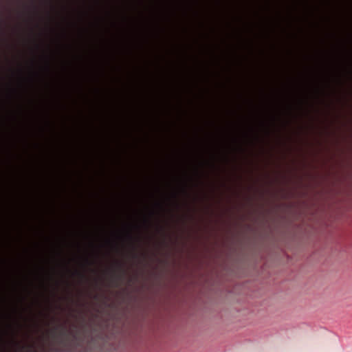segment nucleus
I'll return each mask as SVG.
<instances>
[{"label":"nucleus","instance_id":"f257e3e1","mask_svg":"<svg viewBox=\"0 0 352 352\" xmlns=\"http://www.w3.org/2000/svg\"><path fill=\"white\" fill-rule=\"evenodd\" d=\"M128 236H129V238L131 239V234H129H129H128Z\"/></svg>","mask_w":352,"mask_h":352},{"label":"nucleus","instance_id":"f03ea898","mask_svg":"<svg viewBox=\"0 0 352 352\" xmlns=\"http://www.w3.org/2000/svg\"><path fill=\"white\" fill-rule=\"evenodd\" d=\"M34 352H37V351H35Z\"/></svg>","mask_w":352,"mask_h":352}]
</instances>
